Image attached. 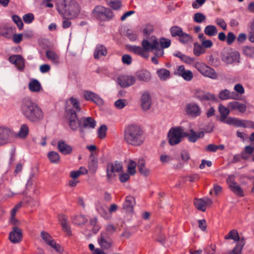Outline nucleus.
<instances>
[{
    "label": "nucleus",
    "instance_id": "nucleus-14",
    "mask_svg": "<svg viewBox=\"0 0 254 254\" xmlns=\"http://www.w3.org/2000/svg\"><path fill=\"white\" fill-rule=\"evenodd\" d=\"M194 96L202 103L206 101H216L217 100V98L214 94L208 92L206 93L202 90L196 91Z\"/></svg>",
    "mask_w": 254,
    "mask_h": 254
},
{
    "label": "nucleus",
    "instance_id": "nucleus-12",
    "mask_svg": "<svg viewBox=\"0 0 254 254\" xmlns=\"http://www.w3.org/2000/svg\"><path fill=\"white\" fill-rule=\"evenodd\" d=\"M227 123L229 125H234L236 127L254 129V122L250 120H241L237 118H230Z\"/></svg>",
    "mask_w": 254,
    "mask_h": 254
},
{
    "label": "nucleus",
    "instance_id": "nucleus-25",
    "mask_svg": "<svg viewBox=\"0 0 254 254\" xmlns=\"http://www.w3.org/2000/svg\"><path fill=\"white\" fill-rule=\"evenodd\" d=\"M57 148L58 150L64 155L70 154L73 150L71 146L62 140L58 141Z\"/></svg>",
    "mask_w": 254,
    "mask_h": 254
},
{
    "label": "nucleus",
    "instance_id": "nucleus-9",
    "mask_svg": "<svg viewBox=\"0 0 254 254\" xmlns=\"http://www.w3.org/2000/svg\"><path fill=\"white\" fill-rule=\"evenodd\" d=\"M154 41H157L158 45L154 49V54L158 57H161L164 55V49L169 48L171 44V41L169 39L165 37H161L158 39L154 37L151 39V43H153Z\"/></svg>",
    "mask_w": 254,
    "mask_h": 254
},
{
    "label": "nucleus",
    "instance_id": "nucleus-4",
    "mask_svg": "<svg viewBox=\"0 0 254 254\" xmlns=\"http://www.w3.org/2000/svg\"><path fill=\"white\" fill-rule=\"evenodd\" d=\"M57 10L64 16L72 18L76 17L80 11V8L75 0H60Z\"/></svg>",
    "mask_w": 254,
    "mask_h": 254
},
{
    "label": "nucleus",
    "instance_id": "nucleus-13",
    "mask_svg": "<svg viewBox=\"0 0 254 254\" xmlns=\"http://www.w3.org/2000/svg\"><path fill=\"white\" fill-rule=\"evenodd\" d=\"M84 97L86 100L92 102L99 106L104 105L103 100L96 93L90 91H85L83 92Z\"/></svg>",
    "mask_w": 254,
    "mask_h": 254
},
{
    "label": "nucleus",
    "instance_id": "nucleus-8",
    "mask_svg": "<svg viewBox=\"0 0 254 254\" xmlns=\"http://www.w3.org/2000/svg\"><path fill=\"white\" fill-rule=\"evenodd\" d=\"M93 13L97 19L101 21H109L114 16L113 11L109 8L97 5L93 10Z\"/></svg>",
    "mask_w": 254,
    "mask_h": 254
},
{
    "label": "nucleus",
    "instance_id": "nucleus-64",
    "mask_svg": "<svg viewBox=\"0 0 254 254\" xmlns=\"http://www.w3.org/2000/svg\"><path fill=\"white\" fill-rule=\"evenodd\" d=\"M215 246L211 244L205 248V251L207 254H214L215 252Z\"/></svg>",
    "mask_w": 254,
    "mask_h": 254
},
{
    "label": "nucleus",
    "instance_id": "nucleus-17",
    "mask_svg": "<svg viewBox=\"0 0 254 254\" xmlns=\"http://www.w3.org/2000/svg\"><path fill=\"white\" fill-rule=\"evenodd\" d=\"M118 82L122 87H127L135 83V79L132 75H123L118 78Z\"/></svg>",
    "mask_w": 254,
    "mask_h": 254
},
{
    "label": "nucleus",
    "instance_id": "nucleus-11",
    "mask_svg": "<svg viewBox=\"0 0 254 254\" xmlns=\"http://www.w3.org/2000/svg\"><path fill=\"white\" fill-rule=\"evenodd\" d=\"M123 170V165L121 162L116 161L109 163L107 166L106 177L108 180H111L115 176V173H120Z\"/></svg>",
    "mask_w": 254,
    "mask_h": 254
},
{
    "label": "nucleus",
    "instance_id": "nucleus-53",
    "mask_svg": "<svg viewBox=\"0 0 254 254\" xmlns=\"http://www.w3.org/2000/svg\"><path fill=\"white\" fill-rule=\"evenodd\" d=\"M90 224L93 227V231L97 233L100 229V227L98 224L97 218L95 217L90 220Z\"/></svg>",
    "mask_w": 254,
    "mask_h": 254
},
{
    "label": "nucleus",
    "instance_id": "nucleus-31",
    "mask_svg": "<svg viewBox=\"0 0 254 254\" xmlns=\"http://www.w3.org/2000/svg\"><path fill=\"white\" fill-rule=\"evenodd\" d=\"M79 121L80 122V124L82 123V125L84 128H94L96 126V122L91 117H83Z\"/></svg>",
    "mask_w": 254,
    "mask_h": 254
},
{
    "label": "nucleus",
    "instance_id": "nucleus-48",
    "mask_svg": "<svg viewBox=\"0 0 254 254\" xmlns=\"http://www.w3.org/2000/svg\"><path fill=\"white\" fill-rule=\"evenodd\" d=\"M193 18L195 22L200 23L205 20L206 17L203 13L197 12L194 14Z\"/></svg>",
    "mask_w": 254,
    "mask_h": 254
},
{
    "label": "nucleus",
    "instance_id": "nucleus-26",
    "mask_svg": "<svg viewBox=\"0 0 254 254\" xmlns=\"http://www.w3.org/2000/svg\"><path fill=\"white\" fill-rule=\"evenodd\" d=\"M218 97L222 100H226L230 99H239V96L236 92H230L227 89L221 90L219 93Z\"/></svg>",
    "mask_w": 254,
    "mask_h": 254
},
{
    "label": "nucleus",
    "instance_id": "nucleus-44",
    "mask_svg": "<svg viewBox=\"0 0 254 254\" xmlns=\"http://www.w3.org/2000/svg\"><path fill=\"white\" fill-rule=\"evenodd\" d=\"M179 40L181 43L186 44L192 41V37L190 35L183 32L179 37Z\"/></svg>",
    "mask_w": 254,
    "mask_h": 254
},
{
    "label": "nucleus",
    "instance_id": "nucleus-35",
    "mask_svg": "<svg viewBox=\"0 0 254 254\" xmlns=\"http://www.w3.org/2000/svg\"><path fill=\"white\" fill-rule=\"evenodd\" d=\"M46 57L54 64L58 65L60 63L59 56L55 52L47 50L46 52Z\"/></svg>",
    "mask_w": 254,
    "mask_h": 254
},
{
    "label": "nucleus",
    "instance_id": "nucleus-58",
    "mask_svg": "<svg viewBox=\"0 0 254 254\" xmlns=\"http://www.w3.org/2000/svg\"><path fill=\"white\" fill-rule=\"evenodd\" d=\"M181 60L186 64H191L194 61V59L183 54L182 56Z\"/></svg>",
    "mask_w": 254,
    "mask_h": 254
},
{
    "label": "nucleus",
    "instance_id": "nucleus-5",
    "mask_svg": "<svg viewBox=\"0 0 254 254\" xmlns=\"http://www.w3.org/2000/svg\"><path fill=\"white\" fill-rule=\"evenodd\" d=\"M226 240H233L237 243L232 250L223 253L222 254H242V250L246 244L244 237H240L237 230L233 229L225 236Z\"/></svg>",
    "mask_w": 254,
    "mask_h": 254
},
{
    "label": "nucleus",
    "instance_id": "nucleus-46",
    "mask_svg": "<svg viewBox=\"0 0 254 254\" xmlns=\"http://www.w3.org/2000/svg\"><path fill=\"white\" fill-rule=\"evenodd\" d=\"M137 166V163L136 162L130 160L129 161L128 164L127 165V172L130 175H133L136 173V167Z\"/></svg>",
    "mask_w": 254,
    "mask_h": 254
},
{
    "label": "nucleus",
    "instance_id": "nucleus-29",
    "mask_svg": "<svg viewBox=\"0 0 254 254\" xmlns=\"http://www.w3.org/2000/svg\"><path fill=\"white\" fill-rule=\"evenodd\" d=\"M107 50L103 45L98 44L96 46L94 52V57L95 59H99L102 57L106 56Z\"/></svg>",
    "mask_w": 254,
    "mask_h": 254
},
{
    "label": "nucleus",
    "instance_id": "nucleus-54",
    "mask_svg": "<svg viewBox=\"0 0 254 254\" xmlns=\"http://www.w3.org/2000/svg\"><path fill=\"white\" fill-rule=\"evenodd\" d=\"M126 102L127 100L126 99H118L115 102V106L117 109H122L126 106Z\"/></svg>",
    "mask_w": 254,
    "mask_h": 254
},
{
    "label": "nucleus",
    "instance_id": "nucleus-23",
    "mask_svg": "<svg viewBox=\"0 0 254 254\" xmlns=\"http://www.w3.org/2000/svg\"><path fill=\"white\" fill-rule=\"evenodd\" d=\"M228 107L231 111H238L242 114L245 113L247 109L245 104L236 101L229 102L228 104Z\"/></svg>",
    "mask_w": 254,
    "mask_h": 254
},
{
    "label": "nucleus",
    "instance_id": "nucleus-28",
    "mask_svg": "<svg viewBox=\"0 0 254 254\" xmlns=\"http://www.w3.org/2000/svg\"><path fill=\"white\" fill-rule=\"evenodd\" d=\"M10 130L5 127L0 126V146L6 144L10 136Z\"/></svg>",
    "mask_w": 254,
    "mask_h": 254
},
{
    "label": "nucleus",
    "instance_id": "nucleus-15",
    "mask_svg": "<svg viewBox=\"0 0 254 254\" xmlns=\"http://www.w3.org/2000/svg\"><path fill=\"white\" fill-rule=\"evenodd\" d=\"M40 236L43 241L47 245L55 249L57 252H59L60 251V245L55 242V240L50 234L46 231H43L41 232Z\"/></svg>",
    "mask_w": 254,
    "mask_h": 254
},
{
    "label": "nucleus",
    "instance_id": "nucleus-43",
    "mask_svg": "<svg viewBox=\"0 0 254 254\" xmlns=\"http://www.w3.org/2000/svg\"><path fill=\"white\" fill-rule=\"evenodd\" d=\"M47 156L50 162L53 163H58L60 160L59 154L55 151H50Z\"/></svg>",
    "mask_w": 254,
    "mask_h": 254
},
{
    "label": "nucleus",
    "instance_id": "nucleus-57",
    "mask_svg": "<svg viewBox=\"0 0 254 254\" xmlns=\"http://www.w3.org/2000/svg\"><path fill=\"white\" fill-rule=\"evenodd\" d=\"M110 6L114 10H119L122 6V2L119 0L111 1Z\"/></svg>",
    "mask_w": 254,
    "mask_h": 254
},
{
    "label": "nucleus",
    "instance_id": "nucleus-7",
    "mask_svg": "<svg viewBox=\"0 0 254 254\" xmlns=\"http://www.w3.org/2000/svg\"><path fill=\"white\" fill-rule=\"evenodd\" d=\"M189 136V133L184 131L182 127H172L169 131L168 137L171 145L179 144L184 137Z\"/></svg>",
    "mask_w": 254,
    "mask_h": 254
},
{
    "label": "nucleus",
    "instance_id": "nucleus-42",
    "mask_svg": "<svg viewBox=\"0 0 254 254\" xmlns=\"http://www.w3.org/2000/svg\"><path fill=\"white\" fill-rule=\"evenodd\" d=\"M171 35L173 37H179L184 32L183 29L178 26H173L170 28Z\"/></svg>",
    "mask_w": 254,
    "mask_h": 254
},
{
    "label": "nucleus",
    "instance_id": "nucleus-30",
    "mask_svg": "<svg viewBox=\"0 0 254 254\" xmlns=\"http://www.w3.org/2000/svg\"><path fill=\"white\" fill-rule=\"evenodd\" d=\"M219 111L220 112V114L221 115V118L220 121L224 123L225 124H228L227 123V121L229 120L230 118H231V117H229L228 118L226 119L227 116L230 113V109L228 107L226 108L224 106L222 105V104H220L219 106L218 107Z\"/></svg>",
    "mask_w": 254,
    "mask_h": 254
},
{
    "label": "nucleus",
    "instance_id": "nucleus-24",
    "mask_svg": "<svg viewBox=\"0 0 254 254\" xmlns=\"http://www.w3.org/2000/svg\"><path fill=\"white\" fill-rule=\"evenodd\" d=\"M212 202L211 200L207 198H195L193 201L195 207L202 212L205 211L207 204Z\"/></svg>",
    "mask_w": 254,
    "mask_h": 254
},
{
    "label": "nucleus",
    "instance_id": "nucleus-27",
    "mask_svg": "<svg viewBox=\"0 0 254 254\" xmlns=\"http://www.w3.org/2000/svg\"><path fill=\"white\" fill-rule=\"evenodd\" d=\"M135 204V200L134 197L127 195L126 197L123 204V208L127 211L132 212Z\"/></svg>",
    "mask_w": 254,
    "mask_h": 254
},
{
    "label": "nucleus",
    "instance_id": "nucleus-49",
    "mask_svg": "<svg viewBox=\"0 0 254 254\" xmlns=\"http://www.w3.org/2000/svg\"><path fill=\"white\" fill-rule=\"evenodd\" d=\"M89 168L91 171L95 172L98 168V161L94 157L90 159L88 163Z\"/></svg>",
    "mask_w": 254,
    "mask_h": 254
},
{
    "label": "nucleus",
    "instance_id": "nucleus-20",
    "mask_svg": "<svg viewBox=\"0 0 254 254\" xmlns=\"http://www.w3.org/2000/svg\"><path fill=\"white\" fill-rule=\"evenodd\" d=\"M222 60L226 64H232L239 62L240 54L238 52L223 53L221 56Z\"/></svg>",
    "mask_w": 254,
    "mask_h": 254
},
{
    "label": "nucleus",
    "instance_id": "nucleus-37",
    "mask_svg": "<svg viewBox=\"0 0 254 254\" xmlns=\"http://www.w3.org/2000/svg\"><path fill=\"white\" fill-rule=\"evenodd\" d=\"M204 133L203 131H200L197 133L195 132L193 129L190 130V134L189 133L188 140L191 142H195L198 138H202L204 136Z\"/></svg>",
    "mask_w": 254,
    "mask_h": 254
},
{
    "label": "nucleus",
    "instance_id": "nucleus-62",
    "mask_svg": "<svg viewBox=\"0 0 254 254\" xmlns=\"http://www.w3.org/2000/svg\"><path fill=\"white\" fill-rule=\"evenodd\" d=\"M216 24L221 27L224 30H226L227 29V24L222 18H217L216 19Z\"/></svg>",
    "mask_w": 254,
    "mask_h": 254
},
{
    "label": "nucleus",
    "instance_id": "nucleus-60",
    "mask_svg": "<svg viewBox=\"0 0 254 254\" xmlns=\"http://www.w3.org/2000/svg\"><path fill=\"white\" fill-rule=\"evenodd\" d=\"M122 62L124 64H126L127 65L130 64L132 62L131 57L127 54L124 55L122 56Z\"/></svg>",
    "mask_w": 254,
    "mask_h": 254
},
{
    "label": "nucleus",
    "instance_id": "nucleus-19",
    "mask_svg": "<svg viewBox=\"0 0 254 254\" xmlns=\"http://www.w3.org/2000/svg\"><path fill=\"white\" fill-rule=\"evenodd\" d=\"M175 73L181 76L185 80L187 81H190L193 76L191 71L186 69L185 66L183 65L178 66Z\"/></svg>",
    "mask_w": 254,
    "mask_h": 254
},
{
    "label": "nucleus",
    "instance_id": "nucleus-47",
    "mask_svg": "<svg viewBox=\"0 0 254 254\" xmlns=\"http://www.w3.org/2000/svg\"><path fill=\"white\" fill-rule=\"evenodd\" d=\"M29 133V128L26 124H23L18 132L19 136L21 138H25Z\"/></svg>",
    "mask_w": 254,
    "mask_h": 254
},
{
    "label": "nucleus",
    "instance_id": "nucleus-39",
    "mask_svg": "<svg viewBox=\"0 0 254 254\" xmlns=\"http://www.w3.org/2000/svg\"><path fill=\"white\" fill-rule=\"evenodd\" d=\"M61 222L63 231L65 232L68 235H71V231L67 223V217L65 215L62 216Z\"/></svg>",
    "mask_w": 254,
    "mask_h": 254
},
{
    "label": "nucleus",
    "instance_id": "nucleus-10",
    "mask_svg": "<svg viewBox=\"0 0 254 254\" xmlns=\"http://www.w3.org/2000/svg\"><path fill=\"white\" fill-rule=\"evenodd\" d=\"M195 67L203 76L212 79L217 78L218 75L214 69L207 65L203 63L197 62L195 64Z\"/></svg>",
    "mask_w": 254,
    "mask_h": 254
},
{
    "label": "nucleus",
    "instance_id": "nucleus-51",
    "mask_svg": "<svg viewBox=\"0 0 254 254\" xmlns=\"http://www.w3.org/2000/svg\"><path fill=\"white\" fill-rule=\"evenodd\" d=\"M97 211L101 216L106 219L109 218V214L108 212L102 206H98L96 207Z\"/></svg>",
    "mask_w": 254,
    "mask_h": 254
},
{
    "label": "nucleus",
    "instance_id": "nucleus-22",
    "mask_svg": "<svg viewBox=\"0 0 254 254\" xmlns=\"http://www.w3.org/2000/svg\"><path fill=\"white\" fill-rule=\"evenodd\" d=\"M8 60L10 63L14 64L19 70L24 69L25 67L24 61L21 56L19 55L10 56Z\"/></svg>",
    "mask_w": 254,
    "mask_h": 254
},
{
    "label": "nucleus",
    "instance_id": "nucleus-18",
    "mask_svg": "<svg viewBox=\"0 0 254 254\" xmlns=\"http://www.w3.org/2000/svg\"><path fill=\"white\" fill-rule=\"evenodd\" d=\"M9 239L13 244L21 242L22 239L21 230L17 227H13L12 230L9 233Z\"/></svg>",
    "mask_w": 254,
    "mask_h": 254
},
{
    "label": "nucleus",
    "instance_id": "nucleus-1",
    "mask_svg": "<svg viewBox=\"0 0 254 254\" xmlns=\"http://www.w3.org/2000/svg\"><path fill=\"white\" fill-rule=\"evenodd\" d=\"M20 110L23 115L31 122H37L43 119L44 113L40 106L30 98L22 99Z\"/></svg>",
    "mask_w": 254,
    "mask_h": 254
},
{
    "label": "nucleus",
    "instance_id": "nucleus-45",
    "mask_svg": "<svg viewBox=\"0 0 254 254\" xmlns=\"http://www.w3.org/2000/svg\"><path fill=\"white\" fill-rule=\"evenodd\" d=\"M193 52L194 55L198 57L200 55L204 54L205 52V50L202 45L197 43H195L194 44Z\"/></svg>",
    "mask_w": 254,
    "mask_h": 254
},
{
    "label": "nucleus",
    "instance_id": "nucleus-55",
    "mask_svg": "<svg viewBox=\"0 0 254 254\" xmlns=\"http://www.w3.org/2000/svg\"><path fill=\"white\" fill-rule=\"evenodd\" d=\"M23 19L26 23L30 24L34 20V16L33 13H28L23 16Z\"/></svg>",
    "mask_w": 254,
    "mask_h": 254
},
{
    "label": "nucleus",
    "instance_id": "nucleus-36",
    "mask_svg": "<svg viewBox=\"0 0 254 254\" xmlns=\"http://www.w3.org/2000/svg\"><path fill=\"white\" fill-rule=\"evenodd\" d=\"M137 165L138 171L141 174L145 176H147L149 174V170L145 167V161L144 159L139 158Z\"/></svg>",
    "mask_w": 254,
    "mask_h": 254
},
{
    "label": "nucleus",
    "instance_id": "nucleus-38",
    "mask_svg": "<svg viewBox=\"0 0 254 254\" xmlns=\"http://www.w3.org/2000/svg\"><path fill=\"white\" fill-rule=\"evenodd\" d=\"M137 79L140 81L148 82L151 79L150 73L147 70H141L137 73Z\"/></svg>",
    "mask_w": 254,
    "mask_h": 254
},
{
    "label": "nucleus",
    "instance_id": "nucleus-41",
    "mask_svg": "<svg viewBox=\"0 0 254 254\" xmlns=\"http://www.w3.org/2000/svg\"><path fill=\"white\" fill-rule=\"evenodd\" d=\"M204 32L205 35L212 37L217 34V30L215 26L213 25H209L205 27Z\"/></svg>",
    "mask_w": 254,
    "mask_h": 254
},
{
    "label": "nucleus",
    "instance_id": "nucleus-63",
    "mask_svg": "<svg viewBox=\"0 0 254 254\" xmlns=\"http://www.w3.org/2000/svg\"><path fill=\"white\" fill-rule=\"evenodd\" d=\"M199 228L203 231H205L207 228L206 221L205 219L198 220Z\"/></svg>",
    "mask_w": 254,
    "mask_h": 254
},
{
    "label": "nucleus",
    "instance_id": "nucleus-56",
    "mask_svg": "<svg viewBox=\"0 0 254 254\" xmlns=\"http://www.w3.org/2000/svg\"><path fill=\"white\" fill-rule=\"evenodd\" d=\"M243 52L248 57H252L254 53V49L249 46H244L243 48Z\"/></svg>",
    "mask_w": 254,
    "mask_h": 254
},
{
    "label": "nucleus",
    "instance_id": "nucleus-16",
    "mask_svg": "<svg viewBox=\"0 0 254 254\" xmlns=\"http://www.w3.org/2000/svg\"><path fill=\"white\" fill-rule=\"evenodd\" d=\"M100 247L104 250L109 249L112 245V240L106 232H102L98 239Z\"/></svg>",
    "mask_w": 254,
    "mask_h": 254
},
{
    "label": "nucleus",
    "instance_id": "nucleus-40",
    "mask_svg": "<svg viewBox=\"0 0 254 254\" xmlns=\"http://www.w3.org/2000/svg\"><path fill=\"white\" fill-rule=\"evenodd\" d=\"M229 189L233 192L234 194L237 196L242 197L244 196V192L243 189L238 184H236L232 186Z\"/></svg>",
    "mask_w": 254,
    "mask_h": 254
},
{
    "label": "nucleus",
    "instance_id": "nucleus-33",
    "mask_svg": "<svg viewBox=\"0 0 254 254\" xmlns=\"http://www.w3.org/2000/svg\"><path fill=\"white\" fill-rule=\"evenodd\" d=\"M28 88L33 92H38L42 90V87L40 82L36 79H32L29 83Z\"/></svg>",
    "mask_w": 254,
    "mask_h": 254
},
{
    "label": "nucleus",
    "instance_id": "nucleus-32",
    "mask_svg": "<svg viewBox=\"0 0 254 254\" xmlns=\"http://www.w3.org/2000/svg\"><path fill=\"white\" fill-rule=\"evenodd\" d=\"M187 112L188 115L197 117L200 114V108L195 104H190L188 106Z\"/></svg>",
    "mask_w": 254,
    "mask_h": 254
},
{
    "label": "nucleus",
    "instance_id": "nucleus-61",
    "mask_svg": "<svg viewBox=\"0 0 254 254\" xmlns=\"http://www.w3.org/2000/svg\"><path fill=\"white\" fill-rule=\"evenodd\" d=\"M235 176L230 175L226 180V183L228 185L229 188L231 187L232 186L237 184V182L235 181Z\"/></svg>",
    "mask_w": 254,
    "mask_h": 254
},
{
    "label": "nucleus",
    "instance_id": "nucleus-6",
    "mask_svg": "<svg viewBox=\"0 0 254 254\" xmlns=\"http://www.w3.org/2000/svg\"><path fill=\"white\" fill-rule=\"evenodd\" d=\"M142 47L137 46H131L129 48L130 52L136 55L140 56L144 58L148 57V52L153 51L154 49L158 45L157 41H154L151 43L146 39H143L141 43Z\"/></svg>",
    "mask_w": 254,
    "mask_h": 254
},
{
    "label": "nucleus",
    "instance_id": "nucleus-21",
    "mask_svg": "<svg viewBox=\"0 0 254 254\" xmlns=\"http://www.w3.org/2000/svg\"><path fill=\"white\" fill-rule=\"evenodd\" d=\"M141 106L143 111L148 110L151 106V97L148 91L142 93L140 97Z\"/></svg>",
    "mask_w": 254,
    "mask_h": 254
},
{
    "label": "nucleus",
    "instance_id": "nucleus-59",
    "mask_svg": "<svg viewBox=\"0 0 254 254\" xmlns=\"http://www.w3.org/2000/svg\"><path fill=\"white\" fill-rule=\"evenodd\" d=\"M236 36L234 34L231 32L228 33L226 41L228 45H231L235 40Z\"/></svg>",
    "mask_w": 254,
    "mask_h": 254
},
{
    "label": "nucleus",
    "instance_id": "nucleus-3",
    "mask_svg": "<svg viewBox=\"0 0 254 254\" xmlns=\"http://www.w3.org/2000/svg\"><path fill=\"white\" fill-rule=\"evenodd\" d=\"M125 141L128 145L139 146L144 142L143 131L137 125L131 124L127 126L124 132Z\"/></svg>",
    "mask_w": 254,
    "mask_h": 254
},
{
    "label": "nucleus",
    "instance_id": "nucleus-52",
    "mask_svg": "<svg viewBox=\"0 0 254 254\" xmlns=\"http://www.w3.org/2000/svg\"><path fill=\"white\" fill-rule=\"evenodd\" d=\"M107 129V126L106 125H102L98 129V134L99 137L100 138H104L106 136V131Z\"/></svg>",
    "mask_w": 254,
    "mask_h": 254
},
{
    "label": "nucleus",
    "instance_id": "nucleus-34",
    "mask_svg": "<svg viewBox=\"0 0 254 254\" xmlns=\"http://www.w3.org/2000/svg\"><path fill=\"white\" fill-rule=\"evenodd\" d=\"M156 74L161 81H166L171 77L170 71L165 68L158 69Z\"/></svg>",
    "mask_w": 254,
    "mask_h": 254
},
{
    "label": "nucleus",
    "instance_id": "nucleus-50",
    "mask_svg": "<svg viewBox=\"0 0 254 254\" xmlns=\"http://www.w3.org/2000/svg\"><path fill=\"white\" fill-rule=\"evenodd\" d=\"M12 19L13 22L16 24L18 28L21 30L23 27V23L21 18L17 15H13L12 16Z\"/></svg>",
    "mask_w": 254,
    "mask_h": 254
},
{
    "label": "nucleus",
    "instance_id": "nucleus-2",
    "mask_svg": "<svg viewBox=\"0 0 254 254\" xmlns=\"http://www.w3.org/2000/svg\"><path fill=\"white\" fill-rule=\"evenodd\" d=\"M69 101L72 106L67 105L65 107V118L67 120L68 126L71 129L76 130L79 127L81 134L83 133V128L80 122L77 118L76 113L80 111L79 102L78 100L74 97H70Z\"/></svg>",
    "mask_w": 254,
    "mask_h": 254
}]
</instances>
